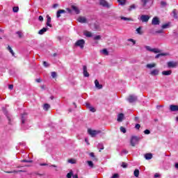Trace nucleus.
<instances>
[{
	"instance_id": "nucleus-1",
	"label": "nucleus",
	"mask_w": 178,
	"mask_h": 178,
	"mask_svg": "<svg viewBox=\"0 0 178 178\" xmlns=\"http://www.w3.org/2000/svg\"><path fill=\"white\" fill-rule=\"evenodd\" d=\"M141 3L144 9H149L154 3V0H141Z\"/></svg>"
},
{
	"instance_id": "nucleus-2",
	"label": "nucleus",
	"mask_w": 178,
	"mask_h": 178,
	"mask_svg": "<svg viewBox=\"0 0 178 178\" xmlns=\"http://www.w3.org/2000/svg\"><path fill=\"white\" fill-rule=\"evenodd\" d=\"M138 19L140 22H142V23H148L149 19H151V17L147 15H142Z\"/></svg>"
},
{
	"instance_id": "nucleus-3",
	"label": "nucleus",
	"mask_w": 178,
	"mask_h": 178,
	"mask_svg": "<svg viewBox=\"0 0 178 178\" xmlns=\"http://www.w3.org/2000/svg\"><path fill=\"white\" fill-rule=\"evenodd\" d=\"M145 48L147 51H149V52H153L154 54H161L162 52V50H161L158 48L152 49L149 46H145Z\"/></svg>"
},
{
	"instance_id": "nucleus-4",
	"label": "nucleus",
	"mask_w": 178,
	"mask_h": 178,
	"mask_svg": "<svg viewBox=\"0 0 178 178\" xmlns=\"http://www.w3.org/2000/svg\"><path fill=\"white\" fill-rule=\"evenodd\" d=\"M138 141H140V138L138 136H131L130 140V144L131 147H136V145L138 144Z\"/></svg>"
},
{
	"instance_id": "nucleus-5",
	"label": "nucleus",
	"mask_w": 178,
	"mask_h": 178,
	"mask_svg": "<svg viewBox=\"0 0 178 178\" xmlns=\"http://www.w3.org/2000/svg\"><path fill=\"white\" fill-rule=\"evenodd\" d=\"M137 96H136V95H130L127 100L128 101V102H129V104H133L134 102H137Z\"/></svg>"
},
{
	"instance_id": "nucleus-6",
	"label": "nucleus",
	"mask_w": 178,
	"mask_h": 178,
	"mask_svg": "<svg viewBox=\"0 0 178 178\" xmlns=\"http://www.w3.org/2000/svg\"><path fill=\"white\" fill-rule=\"evenodd\" d=\"M88 133L91 137H95L97 134H101V131L93 130L91 129H88Z\"/></svg>"
},
{
	"instance_id": "nucleus-7",
	"label": "nucleus",
	"mask_w": 178,
	"mask_h": 178,
	"mask_svg": "<svg viewBox=\"0 0 178 178\" xmlns=\"http://www.w3.org/2000/svg\"><path fill=\"white\" fill-rule=\"evenodd\" d=\"M84 44H86V41L81 39L76 42L75 47H80V48L83 49V48H84Z\"/></svg>"
},
{
	"instance_id": "nucleus-8",
	"label": "nucleus",
	"mask_w": 178,
	"mask_h": 178,
	"mask_svg": "<svg viewBox=\"0 0 178 178\" xmlns=\"http://www.w3.org/2000/svg\"><path fill=\"white\" fill-rule=\"evenodd\" d=\"M161 23V21L159 20V18L158 17H153L152 20V24L153 26H159Z\"/></svg>"
},
{
	"instance_id": "nucleus-9",
	"label": "nucleus",
	"mask_w": 178,
	"mask_h": 178,
	"mask_svg": "<svg viewBox=\"0 0 178 178\" xmlns=\"http://www.w3.org/2000/svg\"><path fill=\"white\" fill-rule=\"evenodd\" d=\"M99 4L102 6H104V8H110L109 4L108 3V2L105 0H100L99 1Z\"/></svg>"
},
{
	"instance_id": "nucleus-10",
	"label": "nucleus",
	"mask_w": 178,
	"mask_h": 178,
	"mask_svg": "<svg viewBox=\"0 0 178 178\" xmlns=\"http://www.w3.org/2000/svg\"><path fill=\"white\" fill-rule=\"evenodd\" d=\"M151 76H158L159 74V69H154L150 72Z\"/></svg>"
},
{
	"instance_id": "nucleus-11",
	"label": "nucleus",
	"mask_w": 178,
	"mask_h": 178,
	"mask_svg": "<svg viewBox=\"0 0 178 178\" xmlns=\"http://www.w3.org/2000/svg\"><path fill=\"white\" fill-rule=\"evenodd\" d=\"M83 76H84V77H90V74L87 71V66L86 65H83Z\"/></svg>"
},
{
	"instance_id": "nucleus-12",
	"label": "nucleus",
	"mask_w": 178,
	"mask_h": 178,
	"mask_svg": "<svg viewBox=\"0 0 178 178\" xmlns=\"http://www.w3.org/2000/svg\"><path fill=\"white\" fill-rule=\"evenodd\" d=\"M77 21L79 23H88V22L87 21V18H86V17H79L77 19Z\"/></svg>"
},
{
	"instance_id": "nucleus-13",
	"label": "nucleus",
	"mask_w": 178,
	"mask_h": 178,
	"mask_svg": "<svg viewBox=\"0 0 178 178\" xmlns=\"http://www.w3.org/2000/svg\"><path fill=\"white\" fill-rule=\"evenodd\" d=\"M170 111H171V112H177L178 111V106L177 105H170Z\"/></svg>"
},
{
	"instance_id": "nucleus-14",
	"label": "nucleus",
	"mask_w": 178,
	"mask_h": 178,
	"mask_svg": "<svg viewBox=\"0 0 178 178\" xmlns=\"http://www.w3.org/2000/svg\"><path fill=\"white\" fill-rule=\"evenodd\" d=\"M95 86L97 90H102V85L99 84V81L97 79L95 81Z\"/></svg>"
},
{
	"instance_id": "nucleus-15",
	"label": "nucleus",
	"mask_w": 178,
	"mask_h": 178,
	"mask_svg": "<svg viewBox=\"0 0 178 178\" xmlns=\"http://www.w3.org/2000/svg\"><path fill=\"white\" fill-rule=\"evenodd\" d=\"M123 119H124V114H123L122 113L118 114L117 118L118 122H122Z\"/></svg>"
},
{
	"instance_id": "nucleus-16",
	"label": "nucleus",
	"mask_w": 178,
	"mask_h": 178,
	"mask_svg": "<svg viewBox=\"0 0 178 178\" xmlns=\"http://www.w3.org/2000/svg\"><path fill=\"white\" fill-rule=\"evenodd\" d=\"M127 41L129 42L127 44V45H129L130 47H133L136 44V40L134 39L129 38L127 40Z\"/></svg>"
},
{
	"instance_id": "nucleus-17",
	"label": "nucleus",
	"mask_w": 178,
	"mask_h": 178,
	"mask_svg": "<svg viewBox=\"0 0 178 178\" xmlns=\"http://www.w3.org/2000/svg\"><path fill=\"white\" fill-rule=\"evenodd\" d=\"M147 69H153V67H156V63H148L146 65Z\"/></svg>"
},
{
	"instance_id": "nucleus-18",
	"label": "nucleus",
	"mask_w": 178,
	"mask_h": 178,
	"mask_svg": "<svg viewBox=\"0 0 178 178\" xmlns=\"http://www.w3.org/2000/svg\"><path fill=\"white\" fill-rule=\"evenodd\" d=\"M168 67H176L177 66V63L170 61L168 63Z\"/></svg>"
},
{
	"instance_id": "nucleus-19",
	"label": "nucleus",
	"mask_w": 178,
	"mask_h": 178,
	"mask_svg": "<svg viewBox=\"0 0 178 178\" xmlns=\"http://www.w3.org/2000/svg\"><path fill=\"white\" fill-rule=\"evenodd\" d=\"M47 31H48V28L47 27L42 28L38 31V34H40V35H42V34L47 33Z\"/></svg>"
},
{
	"instance_id": "nucleus-20",
	"label": "nucleus",
	"mask_w": 178,
	"mask_h": 178,
	"mask_svg": "<svg viewBox=\"0 0 178 178\" xmlns=\"http://www.w3.org/2000/svg\"><path fill=\"white\" fill-rule=\"evenodd\" d=\"M169 53H160L155 56V59L159 58L160 56H168Z\"/></svg>"
},
{
	"instance_id": "nucleus-21",
	"label": "nucleus",
	"mask_w": 178,
	"mask_h": 178,
	"mask_svg": "<svg viewBox=\"0 0 178 178\" xmlns=\"http://www.w3.org/2000/svg\"><path fill=\"white\" fill-rule=\"evenodd\" d=\"M122 20H124V22H134V19L131 17H122Z\"/></svg>"
},
{
	"instance_id": "nucleus-22",
	"label": "nucleus",
	"mask_w": 178,
	"mask_h": 178,
	"mask_svg": "<svg viewBox=\"0 0 178 178\" xmlns=\"http://www.w3.org/2000/svg\"><path fill=\"white\" fill-rule=\"evenodd\" d=\"M47 26H48V27H52V24H51V17L49 15H47Z\"/></svg>"
},
{
	"instance_id": "nucleus-23",
	"label": "nucleus",
	"mask_w": 178,
	"mask_h": 178,
	"mask_svg": "<svg viewBox=\"0 0 178 178\" xmlns=\"http://www.w3.org/2000/svg\"><path fill=\"white\" fill-rule=\"evenodd\" d=\"M62 13H66V10H59L58 11H57L56 17L58 18L60 17V15H62Z\"/></svg>"
},
{
	"instance_id": "nucleus-24",
	"label": "nucleus",
	"mask_w": 178,
	"mask_h": 178,
	"mask_svg": "<svg viewBox=\"0 0 178 178\" xmlns=\"http://www.w3.org/2000/svg\"><path fill=\"white\" fill-rule=\"evenodd\" d=\"M86 106H87L88 109H89V111L90 112H93V113L95 112V111H96L95 108L91 106V105L90 104H87Z\"/></svg>"
},
{
	"instance_id": "nucleus-25",
	"label": "nucleus",
	"mask_w": 178,
	"mask_h": 178,
	"mask_svg": "<svg viewBox=\"0 0 178 178\" xmlns=\"http://www.w3.org/2000/svg\"><path fill=\"white\" fill-rule=\"evenodd\" d=\"M161 74L163 76H170L172 74V70L163 71Z\"/></svg>"
},
{
	"instance_id": "nucleus-26",
	"label": "nucleus",
	"mask_w": 178,
	"mask_h": 178,
	"mask_svg": "<svg viewBox=\"0 0 178 178\" xmlns=\"http://www.w3.org/2000/svg\"><path fill=\"white\" fill-rule=\"evenodd\" d=\"M145 158L147 161H149V159H152V154L148 153L145 154Z\"/></svg>"
},
{
	"instance_id": "nucleus-27",
	"label": "nucleus",
	"mask_w": 178,
	"mask_h": 178,
	"mask_svg": "<svg viewBox=\"0 0 178 178\" xmlns=\"http://www.w3.org/2000/svg\"><path fill=\"white\" fill-rule=\"evenodd\" d=\"M83 34L84 35H86V37H88V38L92 37V33H91V32L88 31H84Z\"/></svg>"
},
{
	"instance_id": "nucleus-28",
	"label": "nucleus",
	"mask_w": 178,
	"mask_h": 178,
	"mask_svg": "<svg viewBox=\"0 0 178 178\" xmlns=\"http://www.w3.org/2000/svg\"><path fill=\"white\" fill-rule=\"evenodd\" d=\"M72 9L75 11V13H76V15H79V13H80V10H79V8H77V6H72Z\"/></svg>"
},
{
	"instance_id": "nucleus-29",
	"label": "nucleus",
	"mask_w": 178,
	"mask_h": 178,
	"mask_svg": "<svg viewBox=\"0 0 178 178\" xmlns=\"http://www.w3.org/2000/svg\"><path fill=\"white\" fill-rule=\"evenodd\" d=\"M26 116H27V113L22 114V124H24V122H26Z\"/></svg>"
},
{
	"instance_id": "nucleus-30",
	"label": "nucleus",
	"mask_w": 178,
	"mask_h": 178,
	"mask_svg": "<svg viewBox=\"0 0 178 178\" xmlns=\"http://www.w3.org/2000/svg\"><path fill=\"white\" fill-rule=\"evenodd\" d=\"M142 27L140 26L139 28L136 29V33L137 34H139V35H143V31H141Z\"/></svg>"
},
{
	"instance_id": "nucleus-31",
	"label": "nucleus",
	"mask_w": 178,
	"mask_h": 178,
	"mask_svg": "<svg viewBox=\"0 0 178 178\" xmlns=\"http://www.w3.org/2000/svg\"><path fill=\"white\" fill-rule=\"evenodd\" d=\"M134 175L135 177H138V176H140V170H138V169H136L134 172Z\"/></svg>"
},
{
	"instance_id": "nucleus-32",
	"label": "nucleus",
	"mask_w": 178,
	"mask_h": 178,
	"mask_svg": "<svg viewBox=\"0 0 178 178\" xmlns=\"http://www.w3.org/2000/svg\"><path fill=\"white\" fill-rule=\"evenodd\" d=\"M49 108H51V106L48 104H45L43 106L44 111H48V109H49Z\"/></svg>"
},
{
	"instance_id": "nucleus-33",
	"label": "nucleus",
	"mask_w": 178,
	"mask_h": 178,
	"mask_svg": "<svg viewBox=\"0 0 178 178\" xmlns=\"http://www.w3.org/2000/svg\"><path fill=\"white\" fill-rule=\"evenodd\" d=\"M100 52L102 54H103L104 55H108L109 54V52H108V50L106 49H104L101 50Z\"/></svg>"
},
{
	"instance_id": "nucleus-34",
	"label": "nucleus",
	"mask_w": 178,
	"mask_h": 178,
	"mask_svg": "<svg viewBox=\"0 0 178 178\" xmlns=\"http://www.w3.org/2000/svg\"><path fill=\"white\" fill-rule=\"evenodd\" d=\"M169 26H170V24L169 23H167V24H164L161 26V28L163 29H169Z\"/></svg>"
},
{
	"instance_id": "nucleus-35",
	"label": "nucleus",
	"mask_w": 178,
	"mask_h": 178,
	"mask_svg": "<svg viewBox=\"0 0 178 178\" xmlns=\"http://www.w3.org/2000/svg\"><path fill=\"white\" fill-rule=\"evenodd\" d=\"M8 50L9 51V52H10L11 55H13V56H15V52L13 51V50L12 49V47H10V46L8 47Z\"/></svg>"
},
{
	"instance_id": "nucleus-36",
	"label": "nucleus",
	"mask_w": 178,
	"mask_h": 178,
	"mask_svg": "<svg viewBox=\"0 0 178 178\" xmlns=\"http://www.w3.org/2000/svg\"><path fill=\"white\" fill-rule=\"evenodd\" d=\"M97 148H99V152H101V149H104V144L103 143H99L97 145Z\"/></svg>"
},
{
	"instance_id": "nucleus-37",
	"label": "nucleus",
	"mask_w": 178,
	"mask_h": 178,
	"mask_svg": "<svg viewBox=\"0 0 178 178\" xmlns=\"http://www.w3.org/2000/svg\"><path fill=\"white\" fill-rule=\"evenodd\" d=\"M72 176L73 177V170H70V172L67 174V178H72Z\"/></svg>"
},
{
	"instance_id": "nucleus-38",
	"label": "nucleus",
	"mask_w": 178,
	"mask_h": 178,
	"mask_svg": "<svg viewBox=\"0 0 178 178\" xmlns=\"http://www.w3.org/2000/svg\"><path fill=\"white\" fill-rule=\"evenodd\" d=\"M134 9H136V6L134 4H132L129 6V8L128 9V10L129 12H131V10H133Z\"/></svg>"
},
{
	"instance_id": "nucleus-39",
	"label": "nucleus",
	"mask_w": 178,
	"mask_h": 178,
	"mask_svg": "<svg viewBox=\"0 0 178 178\" xmlns=\"http://www.w3.org/2000/svg\"><path fill=\"white\" fill-rule=\"evenodd\" d=\"M16 34H17L19 38H23V33H22V31H17Z\"/></svg>"
},
{
	"instance_id": "nucleus-40",
	"label": "nucleus",
	"mask_w": 178,
	"mask_h": 178,
	"mask_svg": "<svg viewBox=\"0 0 178 178\" xmlns=\"http://www.w3.org/2000/svg\"><path fill=\"white\" fill-rule=\"evenodd\" d=\"M87 163H88V166H90V168H94V163H92V161H88Z\"/></svg>"
},
{
	"instance_id": "nucleus-41",
	"label": "nucleus",
	"mask_w": 178,
	"mask_h": 178,
	"mask_svg": "<svg viewBox=\"0 0 178 178\" xmlns=\"http://www.w3.org/2000/svg\"><path fill=\"white\" fill-rule=\"evenodd\" d=\"M93 40H95V41H98L99 40H101V35H95L93 37Z\"/></svg>"
},
{
	"instance_id": "nucleus-42",
	"label": "nucleus",
	"mask_w": 178,
	"mask_h": 178,
	"mask_svg": "<svg viewBox=\"0 0 178 178\" xmlns=\"http://www.w3.org/2000/svg\"><path fill=\"white\" fill-rule=\"evenodd\" d=\"M89 155L91 156V158H93V161H97V158H95V155L93 152L90 153Z\"/></svg>"
},
{
	"instance_id": "nucleus-43",
	"label": "nucleus",
	"mask_w": 178,
	"mask_h": 178,
	"mask_svg": "<svg viewBox=\"0 0 178 178\" xmlns=\"http://www.w3.org/2000/svg\"><path fill=\"white\" fill-rule=\"evenodd\" d=\"M118 2H119L121 5H125L126 4V0H118Z\"/></svg>"
},
{
	"instance_id": "nucleus-44",
	"label": "nucleus",
	"mask_w": 178,
	"mask_h": 178,
	"mask_svg": "<svg viewBox=\"0 0 178 178\" xmlns=\"http://www.w3.org/2000/svg\"><path fill=\"white\" fill-rule=\"evenodd\" d=\"M68 163H72V164L76 163V160H74L73 159H69Z\"/></svg>"
},
{
	"instance_id": "nucleus-45",
	"label": "nucleus",
	"mask_w": 178,
	"mask_h": 178,
	"mask_svg": "<svg viewBox=\"0 0 178 178\" xmlns=\"http://www.w3.org/2000/svg\"><path fill=\"white\" fill-rule=\"evenodd\" d=\"M13 10L15 13H17L19 12V7H14Z\"/></svg>"
},
{
	"instance_id": "nucleus-46",
	"label": "nucleus",
	"mask_w": 178,
	"mask_h": 178,
	"mask_svg": "<svg viewBox=\"0 0 178 178\" xmlns=\"http://www.w3.org/2000/svg\"><path fill=\"white\" fill-rule=\"evenodd\" d=\"M120 130L122 133H126V128L123 127H120Z\"/></svg>"
},
{
	"instance_id": "nucleus-47",
	"label": "nucleus",
	"mask_w": 178,
	"mask_h": 178,
	"mask_svg": "<svg viewBox=\"0 0 178 178\" xmlns=\"http://www.w3.org/2000/svg\"><path fill=\"white\" fill-rule=\"evenodd\" d=\"M21 162H26L27 163H31L33 162V160H26V159H24V160L21 161Z\"/></svg>"
},
{
	"instance_id": "nucleus-48",
	"label": "nucleus",
	"mask_w": 178,
	"mask_h": 178,
	"mask_svg": "<svg viewBox=\"0 0 178 178\" xmlns=\"http://www.w3.org/2000/svg\"><path fill=\"white\" fill-rule=\"evenodd\" d=\"M43 66H44V67H49V64L47 63V61H44Z\"/></svg>"
},
{
	"instance_id": "nucleus-49",
	"label": "nucleus",
	"mask_w": 178,
	"mask_h": 178,
	"mask_svg": "<svg viewBox=\"0 0 178 178\" xmlns=\"http://www.w3.org/2000/svg\"><path fill=\"white\" fill-rule=\"evenodd\" d=\"M51 77H52L53 79H55V78L56 77V72H51Z\"/></svg>"
},
{
	"instance_id": "nucleus-50",
	"label": "nucleus",
	"mask_w": 178,
	"mask_h": 178,
	"mask_svg": "<svg viewBox=\"0 0 178 178\" xmlns=\"http://www.w3.org/2000/svg\"><path fill=\"white\" fill-rule=\"evenodd\" d=\"M38 20H39V22H44V17L40 15L38 17Z\"/></svg>"
},
{
	"instance_id": "nucleus-51",
	"label": "nucleus",
	"mask_w": 178,
	"mask_h": 178,
	"mask_svg": "<svg viewBox=\"0 0 178 178\" xmlns=\"http://www.w3.org/2000/svg\"><path fill=\"white\" fill-rule=\"evenodd\" d=\"M144 133H145V134H150L151 131H150L149 129H145V130L144 131Z\"/></svg>"
},
{
	"instance_id": "nucleus-52",
	"label": "nucleus",
	"mask_w": 178,
	"mask_h": 178,
	"mask_svg": "<svg viewBox=\"0 0 178 178\" xmlns=\"http://www.w3.org/2000/svg\"><path fill=\"white\" fill-rule=\"evenodd\" d=\"M156 33L157 34H162V33H163V30L161 29V30L156 31Z\"/></svg>"
},
{
	"instance_id": "nucleus-53",
	"label": "nucleus",
	"mask_w": 178,
	"mask_h": 178,
	"mask_svg": "<svg viewBox=\"0 0 178 178\" xmlns=\"http://www.w3.org/2000/svg\"><path fill=\"white\" fill-rule=\"evenodd\" d=\"M118 177H119V174H114V175L111 177V178H118Z\"/></svg>"
},
{
	"instance_id": "nucleus-54",
	"label": "nucleus",
	"mask_w": 178,
	"mask_h": 178,
	"mask_svg": "<svg viewBox=\"0 0 178 178\" xmlns=\"http://www.w3.org/2000/svg\"><path fill=\"white\" fill-rule=\"evenodd\" d=\"M122 167L124 168H127V164L126 163L123 162L122 164Z\"/></svg>"
},
{
	"instance_id": "nucleus-55",
	"label": "nucleus",
	"mask_w": 178,
	"mask_h": 178,
	"mask_svg": "<svg viewBox=\"0 0 178 178\" xmlns=\"http://www.w3.org/2000/svg\"><path fill=\"white\" fill-rule=\"evenodd\" d=\"M161 6H166V1H161Z\"/></svg>"
},
{
	"instance_id": "nucleus-56",
	"label": "nucleus",
	"mask_w": 178,
	"mask_h": 178,
	"mask_svg": "<svg viewBox=\"0 0 178 178\" xmlns=\"http://www.w3.org/2000/svg\"><path fill=\"white\" fill-rule=\"evenodd\" d=\"M7 119L9 122V124H10V121L12 120V118H10V116L7 115Z\"/></svg>"
},
{
	"instance_id": "nucleus-57",
	"label": "nucleus",
	"mask_w": 178,
	"mask_h": 178,
	"mask_svg": "<svg viewBox=\"0 0 178 178\" xmlns=\"http://www.w3.org/2000/svg\"><path fill=\"white\" fill-rule=\"evenodd\" d=\"M140 127H141V126L140 125V124H137L136 126H135V128L136 129H140Z\"/></svg>"
},
{
	"instance_id": "nucleus-58",
	"label": "nucleus",
	"mask_w": 178,
	"mask_h": 178,
	"mask_svg": "<svg viewBox=\"0 0 178 178\" xmlns=\"http://www.w3.org/2000/svg\"><path fill=\"white\" fill-rule=\"evenodd\" d=\"M8 88L9 90H13V85H9Z\"/></svg>"
},
{
	"instance_id": "nucleus-59",
	"label": "nucleus",
	"mask_w": 178,
	"mask_h": 178,
	"mask_svg": "<svg viewBox=\"0 0 178 178\" xmlns=\"http://www.w3.org/2000/svg\"><path fill=\"white\" fill-rule=\"evenodd\" d=\"M85 142L86 143V144H87L88 145H90V143H88V139L86 138V139H85Z\"/></svg>"
},
{
	"instance_id": "nucleus-60",
	"label": "nucleus",
	"mask_w": 178,
	"mask_h": 178,
	"mask_svg": "<svg viewBox=\"0 0 178 178\" xmlns=\"http://www.w3.org/2000/svg\"><path fill=\"white\" fill-rule=\"evenodd\" d=\"M7 173H17V171H9V172H7Z\"/></svg>"
},
{
	"instance_id": "nucleus-61",
	"label": "nucleus",
	"mask_w": 178,
	"mask_h": 178,
	"mask_svg": "<svg viewBox=\"0 0 178 178\" xmlns=\"http://www.w3.org/2000/svg\"><path fill=\"white\" fill-rule=\"evenodd\" d=\"M154 177H155V178L159 177V174L156 173V174L154 175Z\"/></svg>"
},
{
	"instance_id": "nucleus-62",
	"label": "nucleus",
	"mask_w": 178,
	"mask_h": 178,
	"mask_svg": "<svg viewBox=\"0 0 178 178\" xmlns=\"http://www.w3.org/2000/svg\"><path fill=\"white\" fill-rule=\"evenodd\" d=\"M73 178H79V176L77 175H72Z\"/></svg>"
},
{
	"instance_id": "nucleus-63",
	"label": "nucleus",
	"mask_w": 178,
	"mask_h": 178,
	"mask_svg": "<svg viewBox=\"0 0 178 178\" xmlns=\"http://www.w3.org/2000/svg\"><path fill=\"white\" fill-rule=\"evenodd\" d=\"M127 152H127V150H126V149L122 150V153H123V154H127Z\"/></svg>"
},
{
	"instance_id": "nucleus-64",
	"label": "nucleus",
	"mask_w": 178,
	"mask_h": 178,
	"mask_svg": "<svg viewBox=\"0 0 178 178\" xmlns=\"http://www.w3.org/2000/svg\"><path fill=\"white\" fill-rule=\"evenodd\" d=\"M175 168H176V169H178V163H177L175 164Z\"/></svg>"
}]
</instances>
